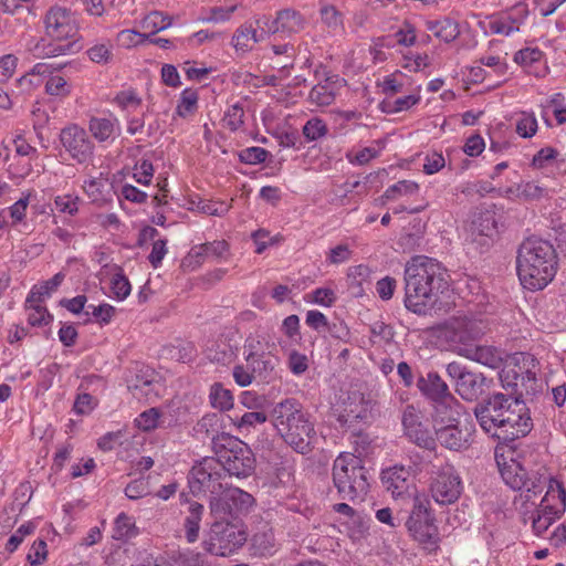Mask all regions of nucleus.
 <instances>
[{"label":"nucleus","instance_id":"nucleus-4","mask_svg":"<svg viewBox=\"0 0 566 566\" xmlns=\"http://www.w3.org/2000/svg\"><path fill=\"white\" fill-rule=\"evenodd\" d=\"M45 33L54 42L65 43H48L36 45L39 55L43 57H54L65 54H75L82 50V45L77 40L78 21L74 12L71 10L54 6L45 14L44 19Z\"/></svg>","mask_w":566,"mask_h":566},{"label":"nucleus","instance_id":"nucleus-36","mask_svg":"<svg viewBox=\"0 0 566 566\" xmlns=\"http://www.w3.org/2000/svg\"><path fill=\"white\" fill-rule=\"evenodd\" d=\"M354 412L353 401L349 395L339 398L332 406V415L336 418L340 427H345Z\"/></svg>","mask_w":566,"mask_h":566},{"label":"nucleus","instance_id":"nucleus-11","mask_svg":"<svg viewBox=\"0 0 566 566\" xmlns=\"http://www.w3.org/2000/svg\"><path fill=\"white\" fill-rule=\"evenodd\" d=\"M486 323L482 319L468 316H458L449 319L444 327V337L454 352L460 355L461 347H473L486 331Z\"/></svg>","mask_w":566,"mask_h":566},{"label":"nucleus","instance_id":"nucleus-7","mask_svg":"<svg viewBox=\"0 0 566 566\" xmlns=\"http://www.w3.org/2000/svg\"><path fill=\"white\" fill-rule=\"evenodd\" d=\"M495 461L503 481L513 490L522 491L520 497L524 503L532 501L546 488L547 478L538 473L528 476L526 470L512 457L507 459L495 450Z\"/></svg>","mask_w":566,"mask_h":566},{"label":"nucleus","instance_id":"nucleus-61","mask_svg":"<svg viewBox=\"0 0 566 566\" xmlns=\"http://www.w3.org/2000/svg\"><path fill=\"white\" fill-rule=\"evenodd\" d=\"M125 494L130 500H137L148 494V483L143 480L132 481L125 488Z\"/></svg>","mask_w":566,"mask_h":566},{"label":"nucleus","instance_id":"nucleus-52","mask_svg":"<svg viewBox=\"0 0 566 566\" xmlns=\"http://www.w3.org/2000/svg\"><path fill=\"white\" fill-rule=\"evenodd\" d=\"M184 566H216L212 555L200 552H188L184 555Z\"/></svg>","mask_w":566,"mask_h":566},{"label":"nucleus","instance_id":"nucleus-60","mask_svg":"<svg viewBox=\"0 0 566 566\" xmlns=\"http://www.w3.org/2000/svg\"><path fill=\"white\" fill-rule=\"evenodd\" d=\"M198 209L209 216H223L228 212L229 206L224 202L203 200L199 202Z\"/></svg>","mask_w":566,"mask_h":566},{"label":"nucleus","instance_id":"nucleus-50","mask_svg":"<svg viewBox=\"0 0 566 566\" xmlns=\"http://www.w3.org/2000/svg\"><path fill=\"white\" fill-rule=\"evenodd\" d=\"M45 91L52 96H66L70 93V86L66 80L60 75L51 76L45 83Z\"/></svg>","mask_w":566,"mask_h":566},{"label":"nucleus","instance_id":"nucleus-13","mask_svg":"<svg viewBox=\"0 0 566 566\" xmlns=\"http://www.w3.org/2000/svg\"><path fill=\"white\" fill-rule=\"evenodd\" d=\"M462 481L452 465H444L432 479L430 484L431 495L439 504H452L462 493Z\"/></svg>","mask_w":566,"mask_h":566},{"label":"nucleus","instance_id":"nucleus-32","mask_svg":"<svg viewBox=\"0 0 566 566\" xmlns=\"http://www.w3.org/2000/svg\"><path fill=\"white\" fill-rule=\"evenodd\" d=\"M203 506L199 503H192L189 507V515L185 520L186 537L188 542L193 543L199 536V524Z\"/></svg>","mask_w":566,"mask_h":566},{"label":"nucleus","instance_id":"nucleus-57","mask_svg":"<svg viewBox=\"0 0 566 566\" xmlns=\"http://www.w3.org/2000/svg\"><path fill=\"white\" fill-rule=\"evenodd\" d=\"M396 43L410 46L416 42V29L409 22H405L403 27L394 34Z\"/></svg>","mask_w":566,"mask_h":566},{"label":"nucleus","instance_id":"nucleus-62","mask_svg":"<svg viewBox=\"0 0 566 566\" xmlns=\"http://www.w3.org/2000/svg\"><path fill=\"white\" fill-rule=\"evenodd\" d=\"M446 165L444 158L439 153L428 154L424 158L423 171L427 175H432L441 170Z\"/></svg>","mask_w":566,"mask_h":566},{"label":"nucleus","instance_id":"nucleus-47","mask_svg":"<svg viewBox=\"0 0 566 566\" xmlns=\"http://www.w3.org/2000/svg\"><path fill=\"white\" fill-rule=\"evenodd\" d=\"M148 40V35L139 33L135 30H123L117 34V42L122 48L130 49L137 46Z\"/></svg>","mask_w":566,"mask_h":566},{"label":"nucleus","instance_id":"nucleus-51","mask_svg":"<svg viewBox=\"0 0 566 566\" xmlns=\"http://www.w3.org/2000/svg\"><path fill=\"white\" fill-rule=\"evenodd\" d=\"M269 151L262 147H249L241 150L239 157L240 160L244 164L256 165L264 163Z\"/></svg>","mask_w":566,"mask_h":566},{"label":"nucleus","instance_id":"nucleus-40","mask_svg":"<svg viewBox=\"0 0 566 566\" xmlns=\"http://www.w3.org/2000/svg\"><path fill=\"white\" fill-rule=\"evenodd\" d=\"M418 185L411 180H400L385 191V198L396 200L400 197L412 196L418 192Z\"/></svg>","mask_w":566,"mask_h":566},{"label":"nucleus","instance_id":"nucleus-10","mask_svg":"<svg viewBox=\"0 0 566 566\" xmlns=\"http://www.w3.org/2000/svg\"><path fill=\"white\" fill-rule=\"evenodd\" d=\"M406 525L410 535L426 549L434 551L438 547V527L429 511V501L427 499L413 497V509Z\"/></svg>","mask_w":566,"mask_h":566},{"label":"nucleus","instance_id":"nucleus-53","mask_svg":"<svg viewBox=\"0 0 566 566\" xmlns=\"http://www.w3.org/2000/svg\"><path fill=\"white\" fill-rule=\"evenodd\" d=\"M112 291L116 298L125 300L130 293V283L128 279L122 274L116 273L113 275L112 281Z\"/></svg>","mask_w":566,"mask_h":566},{"label":"nucleus","instance_id":"nucleus-55","mask_svg":"<svg viewBox=\"0 0 566 566\" xmlns=\"http://www.w3.org/2000/svg\"><path fill=\"white\" fill-rule=\"evenodd\" d=\"M142 27L148 30L150 34H155L167 29L169 27V21L167 23H163V13L154 11L144 18Z\"/></svg>","mask_w":566,"mask_h":566},{"label":"nucleus","instance_id":"nucleus-48","mask_svg":"<svg viewBox=\"0 0 566 566\" xmlns=\"http://www.w3.org/2000/svg\"><path fill=\"white\" fill-rule=\"evenodd\" d=\"M195 430L198 433H205L206 436H212L213 438H217L218 436H214V433L219 430V415L217 413H209L203 416L196 424Z\"/></svg>","mask_w":566,"mask_h":566},{"label":"nucleus","instance_id":"nucleus-39","mask_svg":"<svg viewBox=\"0 0 566 566\" xmlns=\"http://www.w3.org/2000/svg\"><path fill=\"white\" fill-rule=\"evenodd\" d=\"M221 501H231L237 510L243 511L252 506L254 499L251 494L238 489L228 488Z\"/></svg>","mask_w":566,"mask_h":566},{"label":"nucleus","instance_id":"nucleus-49","mask_svg":"<svg viewBox=\"0 0 566 566\" xmlns=\"http://www.w3.org/2000/svg\"><path fill=\"white\" fill-rule=\"evenodd\" d=\"M537 130V120L533 114L523 113L516 123V133L523 137L528 138L535 135Z\"/></svg>","mask_w":566,"mask_h":566},{"label":"nucleus","instance_id":"nucleus-44","mask_svg":"<svg viewBox=\"0 0 566 566\" xmlns=\"http://www.w3.org/2000/svg\"><path fill=\"white\" fill-rule=\"evenodd\" d=\"M326 134L327 127L325 123L318 117L308 119L303 127V135L310 142L316 140Z\"/></svg>","mask_w":566,"mask_h":566},{"label":"nucleus","instance_id":"nucleus-21","mask_svg":"<svg viewBox=\"0 0 566 566\" xmlns=\"http://www.w3.org/2000/svg\"><path fill=\"white\" fill-rule=\"evenodd\" d=\"M547 482L548 490L535 512L557 520L565 510L566 492L557 481L547 479Z\"/></svg>","mask_w":566,"mask_h":566},{"label":"nucleus","instance_id":"nucleus-29","mask_svg":"<svg viewBox=\"0 0 566 566\" xmlns=\"http://www.w3.org/2000/svg\"><path fill=\"white\" fill-rule=\"evenodd\" d=\"M358 333L363 336L368 335L371 344L389 342L394 335L391 327L377 318L368 323L363 322Z\"/></svg>","mask_w":566,"mask_h":566},{"label":"nucleus","instance_id":"nucleus-35","mask_svg":"<svg viewBox=\"0 0 566 566\" xmlns=\"http://www.w3.org/2000/svg\"><path fill=\"white\" fill-rule=\"evenodd\" d=\"M43 301L29 302V296L25 300V308L29 311L28 322L32 326L46 325L52 319L51 314L46 307L42 306Z\"/></svg>","mask_w":566,"mask_h":566},{"label":"nucleus","instance_id":"nucleus-22","mask_svg":"<svg viewBox=\"0 0 566 566\" xmlns=\"http://www.w3.org/2000/svg\"><path fill=\"white\" fill-rule=\"evenodd\" d=\"M250 350L245 356L249 368L252 370L254 377L264 382H270L275 376V367L277 366L279 358L270 353L258 354L250 345Z\"/></svg>","mask_w":566,"mask_h":566},{"label":"nucleus","instance_id":"nucleus-18","mask_svg":"<svg viewBox=\"0 0 566 566\" xmlns=\"http://www.w3.org/2000/svg\"><path fill=\"white\" fill-rule=\"evenodd\" d=\"M406 437L417 446L426 449L434 447V439L430 430L421 421V412L412 405H408L401 418Z\"/></svg>","mask_w":566,"mask_h":566},{"label":"nucleus","instance_id":"nucleus-23","mask_svg":"<svg viewBox=\"0 0 566 566\" xmlns=\"http://www.w3.org/2000/svg\"><path fill=\"white\" fill-rule=\"evenodd\" d=\"M354 454L340 453L334 461L333 481L340 495L350 494L354 491V481L350 472L354 471Z\"/></svg>","mask_w":566,"mask_h":566},{"label":"nucleus","instance_id":"nucleus-6","mask_svg":"<svg viewBox=\"0 0 566 566\" xmlns=\"http://www.w3.org/2000/svg\"><path fill=\"white\" fill-rule=\"evenodd\" d=\"M214 458L222 464L229 475L238 478L248 476L254 469V458L251 450L241 440L227 434H218L213 438Z\"/></svg>","mask_w":566,"mask_h":566},{"label":"nucleus","instance_id":"nucleus-34","mask_svg":"<svg viewBox=\"0 0 566 566\" xmlns=\"http://www.w3.org/2000/svg\"><path fill=\"white\" fill-rule=\"evenodd\" d=\"M137 534L133 517L120 513L115 520L113 537L117 541H127Z\"/></svg>","mask_w":566,"mask_h":566},{"label":"nucleus","instance_id":"nucleus-24","mask_svg":"<svg viewBox=\"0 0 566 566\" xmlns=\"http://www.w3.org/2000/svg\"><path fill=\"white\" fill-rule=\"evenodd\" d=\"M303 17L293 9H284L277 12L276 18L273 21L269 20L270 34L279 32L283 33H298L304 29Z\"/></svg>","mask_w":566,"mask_h":566},{"label":"nucleus","instance_id":"nucleus-26","mask_svg":"<svg viewBox=\"0 0 566 566\" xmlns=\"http://www.w3.org/2000/svg\"><path fill=\"white\" fill-rule=\"evenodd\" d=\"M460 355L490 368H497L502 363L501 354L492 346L461 347Z\"/></svg>","mask_w":566,"mask_h":566},{"label":"nucleus","instance_id":"nucleus-58","mask_svg":"<svg viewBox=\"0 0 566 566\" xmlns=\"http://www.w3.org/2000/svg\"><path fill=\"white\" fill-rule=\"evenodd\" d=\"M542 57H543V52L539 49L526 48V49L520 50L515 54L514 61L516 63H520L523 65H528V64H533V63L541 61Z\"/></svg>","mask_w":566,"mask_h":566},{"label":"nucleus","instance_id":"nucleus-5","mask_svg":"<svg viewBox=\"0 0 566 566\" xmlns=\"http://www.w3.org/2000/svg\"><path fill=\"white\" fill-rule=\"evenodd\" d=\"M271 417L280 436L296 452L305 454L311 450L314 428L295 399H285L276 403Z\"/></svg>","mask_w":566,"mask_h":566},{"label":"nucleus","instance_id":"nucleus-27","mask_svg":"<svg viewBox=\"0 0 566 566\" xmlns=\"http://www.w3.org/2000/svg\"><path fill=\"white\" fill-rule=\"evenodd\" d=\"M88 130L98 143L114 142L118 122L112 117H92L88 122Z\"/></svg>","mask_w":566,"mask_h":566},{"label":"nucleus","instance_id":"nucleus-17","mask_svg":"<svg viewBox=\"0 0 566 566\" xmlns=\"http://www.w3.org/2000/svg\"><path fill=\"white\" fill-rule=\"evenodd\" d=\"M417 387L424 396L437 403V415L442 410H450L451 402H455L454 397L449 391L448 385L434 371H429L426 376H420L417 381Z\"/></svg>","mask_w":566,"mask_h":566},{"label":"nucleus","instance_id":"nucleus-28","mask_svg":"<svg viewBox=\"0 0 566 566\" xmlns=\"http://www.w3.org/2000/svg\"><path fill=\"white\" fill-rule=\"evenodd\" d=\"M495 232V221L490 212L480 213L473 219L470 226V237L472 241H479L485 244L486 239Z\"/></svg>","mask_w":566,"mask_h":566},{"label":"nucleus","instance_id":"nucleus-56","mask_svg":"<svg viewBox=\"0 0 566 566\" xmlns=\"http://www.w3.org/2000/svg\"><path fill=\"white\" fill-rule=\"evenodd\" d=\"M78 197L70 195L57 196L54 200L55 207L60 212L74 216L78 211Z\"/></svg>","mask_w":566,"mask_h":566},{"label":"nucleus","instance_id":"nucleus-8","mask_svg":"<svg viewBox=\"0 0 566 566\" xmlns=\"http://www.w3.org/2000/svg\"><path fill=\"white\" fill-rule=\"evenodd\" d=\"M247 542V533L241 525L228 521L214 522L202 542L203 549L212 556L227 557Z\"/></svg>","mask_w":566,"mask_h":566},{"label":"nucleus","instance_id":"nucleus-46","mask_svg":"<svg viewBox=\"0 0 566 566\" xmlns=\"http://www.w3.org/2000/svg\"><path fill=\"white\" fill-rule=\"evenodd\" d=\"M243 108L239 104L232 105L223 116V125L230 130L235 132L243 125Z\"/></svg>","mask_w":566,"mask_h":566},{"label":"nucleus","instance_id":"nucleus-9","mask_svg":"<svg viewBox=\"0 0 566 566\" xmlns=\"http://www.w3.org/2000/svg\"><path fill=\"white\" fill-rule=\"evenodd\" d=\"M226 475V471L222 464L214 458H205L198 464L193 465L190 475L189 483L193 492H209L211 494V509L217 510L218 502L221 501L226 493L222 478Z\"/></svg>","mask_w":566,"mask_h":566},{"label":"nucleus","instance_id":"nucleus-45","mask_svg":"<svg viewBox=\"0 0 566 566\" xmlns=\"http://www.w3.org/2000/svg\"><path fill=\"white\" fill-rule=\"evenodd\" d=\"M459 34L460 30L458 23L449 18H444L440 20V24L434 36L443 40L444 42H451L455 40Z\"/></svg>","mask_w":566,"mask_h":566},{"label":"nucleus","instance_id":"nucleus-59","mask_svg":"<svg viewBox=\"0 0 566 566\" xmlns=\"http://www.w3.org/2000/svg\"><path fill=\"white\" fill-rule=\"evenodd\" d=\"M323 23L329 29H337L340 23V13L333 6H323L319 10Z\"/></svg>","mask_w":566,"mask_h":566},{"label":"nucleus","instance_id":"nucleus-19","mask_svg":"<svg viewBox=\"0 0 566 566\" xmlns=\"http://www.w3.org/2000/svg\"><path fill=\"white\" fill-rule=\"evenodd\" d=\"M269 19H256L254 23L241 25L233 34L232 42L237 51H250L255 43L262 42L270 34Z\"/></svg>","mask_w":566,"mask_h":566},{"label":"nucleus","instance_id":"nucleus-54","mask_svg":"<svg viewBox=\"0 0 566 566\" xmlns=\"http://www.w3.org/2000/svg\"><path fill=\"white\" fill-rule=\"evenodd\" d=\"M46 543L43 539H38L31 546L27 559L32 566H38L46 559Z\"/></svg>","mask_w":566,"mask_h":566},{"label":"nucleus","instance_id":"nucleus-2","mask_svg":"<svg viewBox=\"0 0 566 566\" xmlns=\"http://www.w3.org/2000/svg\"><path fill=\"white\" fill-rule=\"evenodd\" d=\"M449 275L440 262L417 255L405 268V304L415 313H422L448 286Z\"/></svg>","mask_w":566,"mask_h":566},{"label":"nucleus","instance_id":"nucleus-42","mask_svg":"<svg viewBox=\"0 0 566 566\" xmlns=\"http://www.w3.org/2000/svg\"><path fill=\"white\" fill-rule=\"evenodd\" d=\"M198 93L197 91L187 88L181 93L179 104L177 105V114L187 117L197 109Z\"/></svg>","mask_w":566,"mask_h":566},{"label":"nucleus","instance_id":"nucleus-3","mask_svg":"<svg viewBox=\"0 0 566 566\" xmlns=\"http://www.w3.org/2000/svg\"><path fill=\"white\" fill-rule=\"evenodd\" d=\"M516 270L524 287L544 289L554 279L557 270L554 247L542 239H526L517 251Z\"/></svg>","mask_w":566,"mask_h":566},{"label":"nucleus","instance_id":"nucleus-41","mask_svg":"<svg viewBox=\"0 0 566 566\" xmlns=\"http://www.w3.org/2000/svg\"><path fill=\"white\" fill-rule=\"evenodd\" d=\"M520 375L515 369L502 370L500 379L503 389L506 391L505 395L523 397V389H520L518 382Z\"/></svg>","mask_w":566,"mask_h":566},{"label":"nucleus","instance_id":"nucleus-12","mask_svg":"<svg viewBox=\"0 0 566 566\" xmlns=\"http://www.w3.org/2000/svg\"><path fill=\"white\" fill-rule=\"evenodd\" d=\"M448 423L442 424L434 419V430L437 440L441 446L449 450L461 451L470 447L472 441L473 426L470 423H461L453 418L452 409L447 410ZM443 422V418L441 419Z\"/></svg>","mask_w":566,"mask_h":566},{"label":"nucleus","instance_id":"nucleus-63","mask_svg":"<svg viewBox=\"0 0 566 566\" xmlns=\"http://www.w3.org/2000/svg\"><path fill=\"white\" fill-rule=\"evenodd\" d=\"M154 174L153 164L148 160H142L139 164L135 166L134 177L137 182L143 185H148Z\"/></svg>","mask_w":566,"mask_h":566},{"label":"nucleus","instance_id":"nucleus-30","mask_svg":"<svg viewBox=\"0 0 566 566\" xmlns=\"http://www.w3.org/2000/svg\"><path fill=\"white\" fill-rule=\"evenodd\" d=\"M237 356V346L227 344L223 339H218L209 349L208 358L222 365L231 363Z\"/></svg>","mask_w":566,"mask_h":566},{"label":"nucleus","instance_id":"nucleus-1","mask_svg":"<svg viewBox=\"0 0 566 566\" xmlns=\"http://www.w3.org/2000/svg\"><path fill=\"white\" fill-rule=\"evenodd\" d=\"M473 412L482 430L499 440L514 441L533 429L530 409L520 396L492 394Z\"/></svg>","mask_w":566,"mask_h":566},{"label":"nucleus","instance_id":"nucleus-31","mask_svg":"<svg viewBox=\"0 0 566 566\" xmlns=\"http://www.w3.org/2000/svg\"><path fill=\"white\" fill-rule=\"evenodd\" d=\"M64 277V273L59 272L52 279L44 281L40 285H34L29 293V302L43 301L45 296H50L61 285Z\"/></svg>","mask_w":566,"mask_h":566},{"label":"nucleus","instance_id":"nucleus-38","mask_svg":"<svg viewBox=\"0 0 566 566\" xmlns=\"http://www.w3.org/2000/svg\"><path fill=\"white\" fill-rule=\"evenodd\" d=\"M311 103L317 106H327L335 99V92L332 85L326 82L324 84L315 85L308 95Z\"/></svg>","mask_w":566,"mask_h":566},{"label":"nucleus","instance_id":"nucleus-25","mask_svg":"<svg viewBox=\"0 0 566 566\" xmlns=\"http://www.w3.org/2000/svg\"><path fill=\"white\" fill-rule=\"evenodd\" d=\"M378 390L376 387L359 389L358 409L356 408V419L365 422H371L379 416Z\"/></svg>","mask_w":566,"mask_h":566},{"label":"nucleus","instance_id":"nucleus-37","mask_svg":"<svg viewBox=\"0 0 566 566\" xmlns=\"http://www.w3.org/2000/svg\"><path fill=\"white\" fill-rule=\"evenodd\" d=\"M510 191L515 192L516 197L524 200H537L545 197L548 192L547 188L534 181L521 182L515 187V190L510 189Z\"/></svg>","mask_w":566,"mask_h":566},{"label":"nucleus","instance_id":"nucleus-14","mask_svg":"<svg viewBox=\"0 0 566 566\" xmlns=\"http://www.w3.org/2000/svg\"><path fill=\"white\" fill-rule=\"evenodd\" d=\"M447 374L455 382V391L468 401L475 400L484 391L486 378L483 374L468 370L457 361L447 365Z\"/></svg>","mask_w":566,"mask_h":566},{"label":"nucleus","instance_id":"nucleus-33","mask_svg":"<svg viewBox=\"0 0 566 566\" xmlns=\"http://www.w3.org/2000/svg\"><path fill=\"white\" fill-rule=\"evenodd\" d=\"M209 399L213 408L229 410L233 406V396L229 389L216 382L210 388Z\"/></svg>","mask_w":566,"mask_h":566},{"label":"nucleus","instance_id":"nucleus-16","mask_svg":"<svg viewBox=\"0 0 566 566\" xmlns=\"http://www.w3.org/2000/svg\"><path fill=\"white\" fill-rule=\"evenodd\" d=\"M128 389L137 397L153 401L159 397L163 385L154 368L145 365H136L127 379Z\"/></svg>","mask_w":566,"mask_h":566},{"label":"nucleus","instance_id":"nucleus-64","mask_svg":"<svg viewBox=\"0 0 566 566\" xmlns=\"http://www.w3.org/2000/svg\"><path fill=\"white\" fill-rule=\"evenodd\" d=\"M289 367L294 375L305 373L308 367L307 357L296 350H293L289 356Z\"/></svg>","mask_w":566,"mask_h":566},{"label":"nucleus","instance_id":"nucleus-43","mask_svg":"<svg viewBox=\"0 0 566 566\" xmlns=\"http://www.w3.org/2000/svg\"><path fill=\"white\" fill-rule=\"evenodd\" d=\"M160 412L156 408H150L142 412L136 419V426L143 431H151L159 427Z\"/></svg>","mask_w":566,"mask_h":566},{"label":"nucleus","instance_id":"nucleus-20","mask_svg":"<svg viewBox=\"0 0 566 566\" xmlns=\"http://www.w3.org/2000/svg\"><path fill=\"white\" fill-rule=\"evenodd\" d=\"M381 480L394 497L413 495L411 474L405 467H394L382 471Z\"/></svg>","mask_w":566,"mask_h":566},{"label":"nucleus","instance_id":"nucleus-15","mask_svg":"<svg viewBox=\"0 0 566 566\" xmlns=\"http://www.w3.org/2000/svg\"><path fill=\"white\" fill-rule=\"evenodd\" d=\"M60 143L71 158L78 164H84L93 157L94 144L88 138L86 130L75 124L69 125L60 132Z\"/></svg>","mask_w":566,"mask_h":566}]
</instances>
